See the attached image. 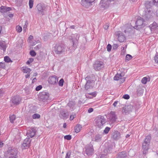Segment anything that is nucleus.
I'll return each mask as SVG.
<instances>
[{
	"label": "nucleus",
	"mask_w": 158,
	"mask_h": 158,
	"mask_svg": "<svg viewBox=\"0 0 158 158\" xmlns=\"http://www.w3.org/2000/svg\"><path fill=\"white\" fill-rule=\"evenodd\" d=\"M109 119L111 123H113L115 121L117 118L115 112H111L109 114Z\"/></svg>",
	"instance_id": "f3484780"
},
{
	"label": "nucleus",
	"mask_w": 158,
	"mask_h": 158,
	"mask_svg": "<svg viewBox=\"0 0 158 158\" xmlns=\"http://www.w3.org/2000/svg\"><path fill=\"white\" fill-rule=\"evenodd\" d=\"M120 137V134L118 131H115L113 133L112 138L114 140H118Z\"/></svg>",
	"instance_id": "dca6fc26"
},
{
	"label": "nucleus",
	"mask_w": 158,
	"mask_h": 158,
	"mask_svg": "<svg viewBox=\"0 0 158 158\" xmlns=\"http://www.w3.org/2000/svg\"><path fill=\"white\" fill-rule=\"evenodd\" d=\"M42 86H41V85H40L37 87L35 89L36 91H39L40 90L42 89Z\"/></svg>",
	"instance_id": "4d7b16f0"
},
{
	"label": "nucleus",
	"mask_w": 158,
	"mask_h": 158,
	"mask_svg": "<svg viewBox=\"0 0 158 158\" xmlns=\"http://www.w3.org/2000/svg\"><path fill=\"white\" fill-rule=\"evenodd\" d=\"M110 4L108 0H102L101 1L100 5L102 8H106L109 6Z\"/></svg>",
	"instance_id": "4468645a"
},
{
	"label": "nucleus",
	"mask_w": 158,
	"mask_h": 158,
	"mask_svg": "<svg viewBox=\"0 0 158 158\" xmlns=\"http://www.w3.org/2000/svg\"><path fill=\"white\" fill-rule=\"evenodd\" d=\"M33 0H29V5L30 8L31 9L32 8L33 5Z\"/></svg>",
	"instance_id": "c9c22d12"
},
{
	"label": "nucleus",
	"mask_w": 158,
	"mask_h": 158,
	"mask_svg": "<svg viewBox=\"0 0 158 158\" xmlns=\"http://www.w3.org/2000/svg\"><path fill=\"white\" fill-rule=\"evenodd\" d=\"M85 149L84 152V155L85 156L92 155L94 153L93 146L91 144L87 145Z\"/></svg>",
	"instance_id": "39448f33"
},
{
	"label": "nucleus",
	"mask_w": 158,
	"mask_h": 158,
	"mask_svg": "<svg viewBox=\"0 0 158 158\" xmlns=\"http://www.w3.org/2000/svg\"><path fill=\"white\" fill-rule=\"evenodd\" d=\"M30 75L29 73H28L26 75H25L26 78H28L29 77Z\"/></svg>",
	"instance_id": "774afa93"
},
{
	"label": "nucleus",
	"mask_w": 158,
	"mask_h": 158,
	"mask_svg": "<svg viewBox=\"0 0 158 158\" xmlns=\"http://www.w3.org/2000/svg\"><path fill=\"white\" fill-rule=\"evenodd\" d=\"M89 77H86L85 78V80L87 81V83L85 86V88L86 90L93 88L94 85V82H91L89 80Z\"/></svg>",
	"instance_id": "6e6552de"
},
{
	"label": "nucleus",
	"mask_w": 158,
	"mask_h": 158,
	"mask_svg": "<svg viewBox=\"0 0 158 158\" xmlns=\"http://www.w3.org/2000/svg\"><path fill=\"white\" fill-rule=\"evenodd\" d=\"M132 58V56L131 55L129 54H127L126 56V61H128L130 60Z\"/></svg>",
	"instance_id": "473e14b6"
},
{
	"label": "nucleus",
	"mask_w": 158,
	"mask_h": 158,
	"mask_svg": "<svg viewBox=\"0 0 158 158\" xmlns=\"http://www.w3.org/2000/svg\"><path fill=\"white\" fill-rule=\"evenodd\" d=\"M16 29L19 32H20L22 31V28L21 27L19 26H18L16 27Z\"/></svg>",
	"instance_id": "ea45409f"
},
{
	"label": "nucleus",
	"mask_w": 158,
	"mask_h": 158,
	"mask_svg": "<svg viewBox=\"0 0 158 158\" xmlns=\"http://www.w3.org/2000/svg\"><path fill=\"white\" fill-rule=\"evenodd\" d=\"M31 140L30 139V138H27L25 139H24L23 143H27V145H29L30 143Z\"/></svg>",
	"instance_id": "2f4dec72"
},
{
	"label": "nucleus",
	"mask_w": 158,
	"mask_h": 158,
	"mask_svg": "<svg viewBox=\"0 0 158 158\" xmlns=\"http://www.w3.org/2000/svg\"><path fill=\"white\" fill-rule=\"evenodd\" d=\"M123 98L126 99H128L129 98V96L128 94H125L123 96Z\"/></svg>",
	"instance_id": "5fc2aeb1"
},
{
	"label": "nucleus",
	"mask_w": 158,
	"mask_h": 158,
	"mask_svg": "<svg viewBox=\"0 0 158 158\" xmlns=\"http://www.w3.org/2000/svg\"><path fill=\"white\" fill-rule=\"evenodd\" d=\"M136 26L134 27V28L137 30H139L144 26L146 23L142 18H140L137 20L136 23Z\"/></svg>",
	"instance_id": "423d86ee"
},
{
	"label": "nucleus",
	"mask_w": 158,
	"mask_h": 158,
	"mask_svg": "<svg viewBox=\"0 0 158 158\" xmlns=\"http://www.w3.org/2000/svg\"><path fill=\"white\" fill-rule=\"evenodd\" d=\"M4 92L2 91V90L0 89V97L2 96Z\"/></svg>",
	"instance_id": "338daca9"
},
{
	"label": "nucleus",
	"mask_w": 158,
	"mask_h": 158,
	"mask_svg": "<svg viewBox=\"0 0 158 158\" xmlns=\"http://www.w3.org/2000/svg\"><path fill=\"white\" fill-rule=\"evenodd\" d=\"M96 93L95 92H93L88 93L86 95V96L87 97L88 95H90L91 96L89 97V98H92L94 97H95L96 95Z\"/></svg>",
	"instance_id": "c85d7f7f"
},
{
	"label": "nucleus",
	"mask_w": 158,
	"mask_h": 158,
	"mask_svg": "<svg viewBox=\"0 0 158 158\" xmlns=\"http://www.w3.org/2000/svg\"><path fill=\"white\" fill-rule=\"evenodd\" d=\"M89 1L88 0H81V4L84 6L88 7L91 5V3H92Z\"/></svg>",
	"instance_id": "a211bd4d"
},
{
	"label": "nucleus",
	"mask_w": 158,
	"mask_h": 158,
	"mask_svg": "<svg viewBox=\"0 0 158 158\" xmlns=\"http://www.w3.org/2000/svg\"><path fill=\"white\" fill-rule=\"evenodd\" d=\"M151 3L150 2L146 1L145 3L146 8L143 12V16L147 20L151 18L154 15L152 11L151 10Z\"/></svg>",
	"instance_id": "f257e3e1"
},
{
	"label": "nucleus",
	"mask_w": 158,
	"mask_h": 158,
	"mask_svg": "<svg viewBox=\"0 0 158 158\" xmlns=\"http://www.w3.org/2000/svg\"><path fill=\"white\" fill-rule=\"evenodd\" d=\"M48 81L50 84L54 85L58 82V78L56 76H50L48 78Z\"/></svg>",
	"instance_id": "f8f14e48"
},
{
	"label": "nucleus",
	"mask_w": 158,
	"mask_h": 158,
	"mask_svg": "<svg viewBox=\"0 0 158 158\" xmlns=\"http://www.w3.org/2000/svg\"><path fill=\"white\" fill-rule=\"evenodd\" d=\"M98 156L100 158H105L106 155L103 154H100L98 155Z\"/></svg>",
	"instance_id": "8fccbe9b"
},
{
	"label": "nucleus",
	"mask_w": 158,
	"mask_h": 158,
	"mask_svg": "<svg viewBox=\"0 0 158 158\" xmlns=\"http://www.w3.org/2000/svg\"><path fill=\"white\" fill-rule=\"evenodd\" d=\"M17 153V151L16 149H11L10 152V156H16Z\"/></svg>",
	"instance_id": "bb28decb"
},
{
	"label": "nucleus",
	"mask_w": 158,
	"mask_h": 158,
	"mask_svg": "<svg viewBox=\"0 0 158 158\" xmlns=\"http://www.w3.org/2000/svg\"><path fill=\"white\" fill-rule=\"evenodd\" d=\"M1 12L2 13H4L7 11H10L11 10V8L10 7H6L4 6H2L1 7Z\"/></svg>",
	"instance_id": "aec40b11"
},
{
	"label": "nucleus",
	"mask_w": 158,
	"mask_h": 158,
	"mask_svg": "<svg viewBox=\"0 0 158 158\" xmlns=\"http://www.w3.org/2000/svg\"><path fill=\"white\" fill-rule=\"evenodd\" d=\"M67 114L65 113H64V112H63L60 114V117H61V116H62L63 117H66L67 116Z\"/></svg>",
	"instance_id": "09e8293b"
},
{
	"label": "nucleus",
	"mask_w": 158,
	"mask_h": 158,
	"mask_svg": "<svg viewBox=\"0 0 158 158\" xmlns=\"http://www.w3.org/2000/svg\"><path fill=\"white\" fill-rule=\"evenodd\" d=\"M5 63L0 62V69H4L5 68Z\"/></svg>",
	"instance_id": "c03bdc74"
},
{
	"label": "nucleus",
	"mask_w": 158,
	"mask_h": 158,
	"mask_svg": "<svg viewBox=\"0 0 158 158\" xmlns=\"http://www.w3.org/2000/svg\"><path fill=\"white\" fill-rule=\"evenodd\" d=\"M33 36L31 35H30L28 38V41L29 43H31V41L33 39Z\"/></svg>",
	"instance_id": "49530a36"
},
{
	"label": "nucleus",
	"mask_w": 158,
	"mask_h": 158,
	"mask_svg": "<svg viewBox=\"0 0 158 158\" xmlns=\"http://www.w3.org/2000/svg\"><path fill=\"white\" fill-rule=\"evenodd\" d=\"M35 52L33 50L31 51L30 52V54L31 56H34L36 55Z\"/></svg>",
	"instance_id": "a18cd8bd"
},
{
	"label": "nucleus",
	"mask_w": 158,
	"mask_h": 158,
	"mask_svg": "<svg viewBox=\"0 0 158 158\" xmlns=\"http://www.w3.org/2000/svg\"><path fill=\"white\" fill-rule=\"evenodd\" d=\"M119 45L118 44H114L113 45V49H116L118 47Z\"/></svg>",
	"instance_id": "de8ad7c7"
},
{
	"label": "nucleus",
	"mask_w": 158,
	"mask_h": 158,
	"mask_svg": "<svg viewBox=\"0 0 158 158\" xmlns=\"http://www.w3.org/2000/svg\"><path fill=\"white\" fill-rule=\"evenodd\" d=\"M104 67L103 62L101 61H97L94 64V68L96 71H99Z\"/></svg>",
	"instance_id": "0eeeda50"
},
{
	"label": "nucleus",
	"mask_w": 158,
	"mask_h": 158,
	"mask_svg": "<svg viewBox=\"0 0 158 158\" xmlns=\"http://www.w3.org/2000/svg\"><path fill=\"white\" fill-rule=\"evenodd\" d=\"M118 101H115L113 104V105L114 107H115L117 106V105L118 103Z\"/></svg>",
	"instance_id": "0e129e2a"
},
{
	"label": "nucleus",
	"mask_w": 158,
	"mask_h": 158,
	"mask_svg": "<svg viewBox=\"0 0 158 158\" xmlns=\"http://www.w3.org/2000/svg\"><path fill=\"white\" fill-rule=\"evenodd\" d=\"M154 60L158 64V55H156L154 57Z\"/></svg>",
	"instance_id": "6e6d98bb"
},
{
	"label": "nucleus",
	"mask_w": 158,
	"mask_h": 158,
	"mask_svg": "<svg viewBox=\"0 0 158 158\" xmlns=\"http://www.w3.org/2000/svg\"><path fill=\"white\" fill-rule=\"evenodd\" d=\"M150 78L149 77H143L142 80L141 82L143 84H146L147 81H150Z\"/></svg>",
	"instance_id": "a878e982"
},
{
	"label": "nucleus",
	"mask_w": 158,
	"mask_h": 158,
	"mask_svg": "<svg viewBox=\"0 0 158 158\" xmlns=\"http://www.w3.org/2000/svg\"><path fill=\"white\" fill-rule=\"evenodd\" d=\"M93 109L92 108H90L88 110V112L89 113H90L92 112L93 111Z\"/></svg>",
	"instance_id": "680f3d73"
},
{
	"label": "nucleus",
	"mask_w": 158,
	"mask_h": 158,
	"mask_svg": "<svg viewBox=\"0 0 158 158\" xmlns=\"http://www.w3.org/2000/svg\"><path fill=\"white\" fill-rule=\"evenodd\" d=\"M12 102L15 104H18L20 102L18 97H16L13 98L12 100Z\"/></svg>",
	"instance_id": "b1692460"
},
{
	"label": "nucleus",
	"mask_w": 158,
	"mask_h": 158,
	"mask_svg": "<svg viewBox=\"0 0 158 158\" xmlns=\"http://www.w3.org/2000/svg\"><path fill=\"white\" fill-rule=\"evenodd\" d=\"M22 70L24 73H29L31 71L30 69L26 67H22Z\"/></svg>",
	"instance_id": "393cba45"
},
{
	"label": "nucleus",
	"mask_w": 158,
	"mask_h": 158,
	"mask_svg": "<svg viewBox=\"0 0 158 158\" xmlns=\"http://www.w3.org/2000/svg\"><path fill=\"white\" fill-rule=\"evenodd\" d=\"M33 61V58H30L29 60L27 62V64H29L31 63Z\"/></svg>",
	"instance_id": "603ef678"
},
{
	"label": "nucleus",
	"mask_w": 158,
	"mask_h": 158,
	"mask_svg": "<svg viewBox=\"0 0 158 158\" xmlns=\"http://www.w3.org/2000/svg\"><path fill=\"white\" fill-rule=\"evenodd\" d=\"M6 44L5 42H0V48H2L4 51H5L6 49Z\"/></svg>",
	"instance_id": "cd10ccee"
},
{
	"label": "nucleus",
	"mask_w": 158,
	"mask_h": 158,
	"mask_svg": "<svg viewBox=\"0 0 158 158\" xmlns=\"http://www.w3.org/2000/svg\"><path fill=\"white\" fill-rule=\"evenodd\" d=\"M64 138L65 139L70 140L71 139V136L70 135H66L64 136Z\"/></svg>",
	"instance_id": "37998d69"
},
{
	"label": "nucleus",
	"mask_w": 158,
	"mask_h": 158,
	"mask_svg": "<svg viewBox=\"0 0 158 158\" xmlns=\"http://www.w3.org/2000/svg\"><path fill=\"white\" fill-rule=\"evenodd\" d=\"M149 27L152 31H155L156 27H158V24L154 22L150 25Z\"/></svg>",
	"instance_id": "412c9836"
},
{
	"label": "nucleus",
	"mask_w": 158,
	"mask_h": 158,
	"mask_svg": "<svg viewBox=\"0 0 158 158\" xmlns=\"http://www.w3.org/2000/svg\"><path fill=\"white\" fill-rule=\"evenodd\" d=\"M124 75L123 73H122L120 74L117 73L114 77V80L118 81L120 80L122 83L125 80V78L124 77Z\"/></svg>",
	"instance_id": "9d476101"
},
{
	"label": "nucleus",
	"mask_w": 158,
	"mask_h": 158,
	"mask_svg": "<svg viewBox=\"0 0 158 158\" xmlns=\"http://www.w3.org/2000/svg\"><path fill=\"white\" fill-rule=\"evenodd\" d=\"M28 23L27 21H25V24L23 27V31H26L27 26Z\"/></svg>",
	"instance_id": "a19ab883"
},
{
	"label": "nucleus",
	"mask_w": 158,
	"mask_h": 158,
	"mask_svg": "<svg viewBox=\"0 0 158 158\" xmlns=\"http://www.w3.org/2000/svg\"><path fill=\"white\" fill-rule=\"evenodd\" d=\"M79 38V35L76 34L73 35L70 39L72 40L73 42V45L74 46V44L78 42V40Z\"/></svg>",
	"instance_id": "2eb2a0df"
},
{
	"label": "nucleus",
	"mask_w": 158,
	"mask_h": 158,
	"mask_svg": "<svg viewBox=\"0 0 158 158\" xmlns=\"http://www.w3.org/2000/svg\"><path fill=\"white\" fill-rule=\"evenodd\" d=\"M127 109H130V110H128V111L130 112L132 111V109H133V106L131 105H129L127 106Z\"/></svg>",
	"instance_id": "3c124183"
},
{
	"label": "nucleus",
	"mask_w": 158,
	"mask_h": 158,
	"mask_svg": "<svg viewBox=\"0 0 158 158\" xmlns=\"http://www.w3.org/2000/svg\"><path fill=\"white\" fill-rule=\"evenodd\" d=\"M29 146V145H27V143H23L22 144V148L23 149H26L28 148Z\"/></svg>",
	"instance_id": "4c0bfd02"
},
{
	"label": "nucleus",
	"mask_w": 158,
	"mask_h": 158,
	"mask_svg": "<svg viewBox=\"0 0 158 158\" xmlns=\"http://www.w3.org/2000/svg\"><path fill=\"white\" fill-rule=\"evenodd\" d=\"M116 34L118 36V40L120 42H123L126 40L125 36L120 31L116 32Z\"/></svg>",
	"instance_id": "ddd939ff"
},
{
	"label": "nucleus",
	"mask_w": 158,
	"mask_h": 158,
	"mask_svg": "<svg viewBox=\"0 0 158 158\" xmlns=\"http://www.w3.org/2000/svg\"><path fill=\"white\" fill-rule=\"evenodd\" d=\"M110 128L108 127H106L105 128V130H104L103 132L105 134H107L109 131H110Z\"/></svg>",
	"instance_id": "e433bc0d"
},
{
	"label": "nucleus",
	"mask_w": 158,
	"mask_h": 158,
	"mask_svg": "<svg viewBox=\"0 0 158 158\" xmlns=\"http://www.w3.org/2000/svg\"><path fill=\"white\" fill-rule=\"evenodd\" d=\"M48 8V6L45 4L42 3L38 4L36 6L38 13L41 15H45L46 14Z\"/></svg>",
	"instance_id": "7ed1b4c3"
},
{
	"label": "nucleus",
	"mask_w": 158,
	"mask_h": 158,
	"mask_svg": "<svg viewBox=\"0 0 158 158\" xmlns=\"http://www.w3.org/2000/svg\"><path fill=\"white\" fill-rule=\"evenodd\" d=\"M89 77V80L91 81H93L94 82V81L95 80V78L94 76L93 75H89L87 76V77Z\"/></svg>",
	"instance_id": "7c9ffc66"
},
{
	"label": "nucleus",
	"mask_w": 158,
	"mask_h": 158,
	"mask_svg": "<svg viewBox=\"0 0 158 158\" xmlns=\"http://www.w3.org/2000/svg\"><path fill=\"white\" fill-rule=\"evenodd\" d=\"M64 81L63 79H61L59 82V85L60 86H62L63 85Z\"/></svg>",
	"instance_id": "58836bf2"
},
{
	"label": "nucleus",
	"mask_w": 158,
	"mask_h": 158,
	"mask_svg": "<svg viewBox=\"0 0 158 158\" xmlns=\"http://www.w3.org/2000/svg\"><path fill=\"white\" fill-rule=\"evenodd\" d=\"M40 98L43 101H45L49 97V95L48 93L46 92H43L40 94Z\"/></svg>",
	"instance_id": "6ab92c4d"
},
{
	"label": "nucleus",
	"mask_w": 158,
	"mask_h": 158,
	"mask_svg": "<svg viewBox=\"0 0 158 158\" xmlns=\"http://www.w3.org/2000/svg\"><path fill=\"white\" fill-rule=\"evenodd\" d=\"M95 124L96 126L102 128L106 122L105 118L103 116L99 115L95 119Z\"/></svg>",
	"instance_id": "20e7f679"
},
{
	"label": "nucleus",
	"mask_w": 158,
	"mask_h": 158,
	"mask_svg": "<svg viewBox=\"0 0 158 158\" xmlns=\"http://www.w3.org/2000/svg\"><path fill=\"white\" fill-rule=\"evenodd\" d=\"M127 154L125 152H121L118 154L117 158H126Z\"/></svg>",
	"instance_id": "4be33fe9"
},
{
	"label": "nucleus",
	"mask_w": 158,
	"mask_h": 158,
	"mask_svg": "<svg viewBox=\"0 0 158 158\" xmlns=\"http://www.w3.org/2000/svg\"><path fill=\"white\" fill-rule=\"evenodd\" d=\"M109 24L108 23H106L103 26V27L104 29L105 30H107L108 29L109 27Z\"/></svg>",
	"instance_id": "864d4df0"
},
{
	"label": "nucleus",
	"mask_w": 158,
	"mask_h": 158,
	"mask_svg": "<svg viewBox=\"0 0 158 158\" xmlns=\"http://www.w3.org/2000/svg\"><path fill=\"white\" fill-rule=\"evenodd\" d=\"M9 118L10 122L13 123L14 120L15 119L16 116L15 115L13 114L10 115Z\"/></svg>",
	"instance_id": "c756f323"
},
{
	"label": "nucleus",
	"mask_w": 158,
	"mask_h": 158,
	"mask_svg": "<svg viewBox=\"0 0 158 158\" xmlns=\"http://www.w3.org/2000/svg\"><path fill=\"white\" fill-rule=\"evenodd\" d=\"M70 153L69 152H67L65 157V158H70Z\"/></svg>",
	"instance_id": "052dcab7"
},
{
	"label": "nucleus",
	"mask_w": 158,
	"mask_h": 158,
	"mask_svg": "<svg viewBox=\"0 0 158 158\" xmlns=\"http://www.w3.org/2000/svg\"><path fill=\"white\" fill-rule=\"evenodd\" d=\"M41 46L40 44H38V45H37V46H36V47H35L34 48V49L36 50L39 49V48H41Z\"/></svg>",
	"instance_id": "13d9d810"
},
{
	"label": "nucleus",
	"mask_w": 158,
	"mask_h": 158,
	"mask_svg": "<svg viewBox=\"0 0 158 158\" xmlns=\"http://www.w3.org/2000/svg\"><path fill=\"white\" fill-rule=\"evenodd\" d=\"M153 2L154 4L157 5H158V0H153Z\"/></svg>",
	"instance_id": "bf43d9fd"
},
{
	"label": "nucleus",
	"mask_w": 158,
	"mask_h": 158,
	"mask_svg": "<svg viewBox=\"0 0 158 158\" xmlns=\"http://www.w3.org/2000/svg\"><path fill=\"white\" fill-rule=\"evenodd\" d=\"M55 52L58 54L62 53L65 52V48L64 46L61 45H56L55 47Z\"/></svg>",
	"instance_id": "1a4fd4ad"
},
{
	"label": "nucleus",
	"mask_w": 158,
	"mask_h": 158,
	"mask_svg": "<svg viewBox=\"0 0 158 158\" xmlns=\"http://www.w3.org/2000/svg\"><path fill=\"white\" fill-rule=\"evenodd\" d=\"M151 139V136L148 135L146 137L143 143L142 150L143 154H146L148 152V150L149 149V145Z\"/></svg>",
	"instance_id": "f03ea898"
},
{
	"label": "nucleus",
	"mask_w": 158,
	"mask_h": 158,
	"mask_svg": "<svg viewBox=\"0 0 158 158\" xmlns=\"http://www.w3.org/2000/svg\"><path fill=\"white\" fill-rule=\"evenodd\" d=\"M4 60L6 62L8 63L12 62L11 60L10 59V58L7 56H6L4 57Z\"/></svg>",
	"instance_id": "f704fd0d"
},
{
	"label": "nucleus",
	"mask_w": 158,
	"mask_h": 158,
	"mask_svg": "<svg viewBox=\"0 0 158 158\" xmlns=\"http://www.w3.org/2000/svg\"><path fill=\"white\" fill-rule=\"evenodd\" d=\"M40 115L38 114H35L33 115L32 118L33 119H38L40 118Z\"/></svg>",
	"instance_id": "72a5a7b5"
},
{
	"label": "nucleus",
	"mask_w": 158,
	"mask_h": 158,
	"mask_svg": "<svg viewBox=\"0 0 158 158\" xmlns=\"http://www.w3.org/2000/svg\"><path fill=\"white\" fill-rule=\"evenodd\" d=\"M106 48L107 51L108 52H110L112 48V46L110 44H109L107 45Z\"/></svg>",
	"instance_id": "79ce46f5"
},
{
	"label": "nucleus",
	"mask_w": 158,
	"mask_h": 158,
	"mask_svg": "<svg viewBox=\"0 0 158 158\" xmlns=\"http://www.w3.org/2000/svg\"><path fill=\"white\" fill-rule=\"evenodd\" d=\"M39 41H37V42L35 41L31 45L32 46H34L37 43H39Z\"/></svg>",
	"instance_id": "69168bd1"
},
{
	"label": "nucleus",
	"mask_w": 158,
	"mask_h": 158,
	"mask_svg": "<svg viewBox=\"0 0 158 158\" xmlns=\"http://www.w3.org/2000/svg\"><path fill=\"white\" fill-rule=\"evenodd\" d=\"M129 29H130V28H127L126 30H124V32L126 33L127 32H129L131 31V30H129Z\"/></svg>",
	"instance_id": "e2e57ef3"
},
{
	"label": "nucleus",
	"mask_w": 158,
	"mask_h": 158,
	"mask_svg": "<svg viewBox=\"0 0 158 158\" xmlns=\"http://www.w3.org/2000/svg\"><path fill=\"white\" fill-rule=\"evenodd\" d=\"M102 135L99 134H97L93 138V140L96 142H99L101 140Z\"/></svg>",
	"instance_id": "5701e85b"
},
{
	"label": "nucleus",
	"mask_w": 158,
	"mask_h": 158,
	"mask_svg": "<svg viewBox=\"0 0 158 158\" xmlns=\"http://www.w3.org/2000/svg\"><path fill=\"white\" fill-rule=\"evenodd\" d=\"M35 132L36 130L34 128H30L27 132V137L32 138L35 135Z\"/></svg>",
	"instance_id": "9b49d317"
}]
</instances>
